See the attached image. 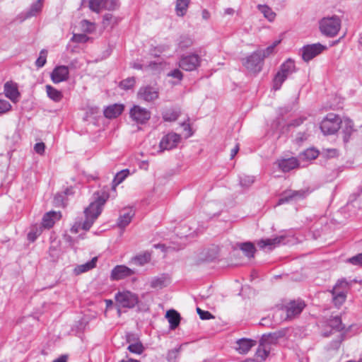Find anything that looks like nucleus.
I'll list each match as a JSON object with an SVG mask.
<instances>
[{"mask_svg":"<svg viewBox=\"0 0 362 362\" xmlns=\"http://www.w3.org/2000/svg\"><path fill=\"white\" fill-rule=\"evenodd\" d=\"M95 201L91 202L85 210L86 220L82 223V228L85 230L90 229L95 220L100 214L102 206L108 199V195L105 192H102L101 194L95 193Z\"/></svg>","mask_w":362,"mask_h":362,"instance_id":"obj_1","label":"nucleus"},{"mask_svg":"<svg viewBox=\"0 0 362 362\" xmlns=\"http://www.w3.org/2000/svg\"><path fill=\"white\" fill-rule=\"evenodd\" d=\"M278 337L276 333L262 336L255 354V362H262L267 358L272 350V346L276 343Z\"/></svg>","mask_w":362,"mask_h":362,"instance_id":"obj_2","label":"nucleus"},{"mask_svg":"<svg viewBox=\"0 0 362 362\" xmlns=\"http://www.w3.org/2000/svg\"><path fill=\"white\" fill-rule=\"evenodd\" d=\"M296 71L294 61L291 59L286 60L276 74L274 79V88L279 90L284 81L293 73Z\"/></svg>","mask_w":362,"mask_h":362,"instance_id":"obj_3","label":"nucleus"},{"mask_svg":"<svg viewBox=\"0 0 362 362\" xmlns=\"http://www.w3.org/2000/svg\"><path fill=\"white\" fill-rule=\"evenodd\" d=\"M95 29V24H75L72 28L74 42L84 43L89 40L87 34H91Z\"/></svg>","mask_w":362,"mask_h":362,"instance_id":"obj_4","label":"nucleus"},{"mask_svg":"<svg viewBox=\"0 0 362 362\" xmlns=\"http://www.w3.org/2000/svg\"><path fill=\"white\" fill-rule=\"evenodd\" d=\"M342 120L334 113L328 114L320 124V129L324 134H333L336 133Z\"/></svg>","mask_w":362,"mask_h":362,"instance_id":"obj_5","label":"nucleus"},{"mask_svg":"<svg viewBox=\"0 0 362 362\" xmlns=\"http://www.w3.org/2000/svg\"><path fill=\"white\" fill-rule=\"evenodd\" d=\"M115 300L120 307L132 308L139 303V298L129 291H124L115 295Z\"/></svg>","mask_w":362,"mask_h":362,"instance_id":"obj_6","label":"nucleus"},{"mask_svg":"<svg viewBox=\"0 0 362 362\" xmlns=\"http://www.w3.org/2000/svg\"><path fill=\"white\" fill-rule=\"evenodd\" d=\"M348 288L347 283L344 280L339 281L334 286L331 293L332 300L337 307L341 306L345 301L346 291Z\"/></svg>","mask_w":362,"mask_h":362,"instance_id":"obj_7","label":"nucleus"},{"mask_svg":"<svg viewBox=\"0 0 362 362\" xmlns=\"http://www.w3.org/2000/svg\"><path fill=\"white\" fill-rule=\"evenodd\" d=\"M326 49L327 47L320 43L305 45L302 48L303 59L305 62H309Z\"/></svg>","mask_w":362,"mask_h":362,"instance_id":"obj_8","label":"nucleus"},{"mask_svg":"<svg viewBox=\"0 0 362 362\" xmlns=\"http://www.w3.org/2000/svg\"><path fill=\"white\" fill-rule=\"evenodd\" d=\"M159 97L158 88L152 86H144L141 87L137 93L138 99L151 103L158 99Z\"/></svg>","mask_w":362,"mask_h":362,"instance_id":"obj_9","label":"nucleus"},{"mask_svg":"<svg viewBox=\"0 0 362 362\" xmlns=\"http://www.w3.org/2000/svg\"><path fill=\"white\" fill-rule=\"evenodd\" d=\"M305 306V303L301 300H291L284 306L282 311L286 314V319H292L300 315Z\"/></svg>","mask_w":362,"mask_h":362,"instance_id":"obj_10","label":"nucleus"},{"mask_svg":"<svg viewBox=\"0 0 362 362\" xmlns=\"http://www.w3.org/2000/svg\"><path fill=\"white\" fill-rule=\"evenodd\" d=\"M308 191L305 189L300 190H286L282 194V197L279 199L276 206L281 205L283 204L289 202H296L305 198L308 194Z\"/></svg>","mask_w":362,"mask_h":362,"instance_id":"obj_11","label":"nucleus"},{"mask_svg":"<svg viewBox=\"0 0 362 362\" xmlns=\"http://www.w3.org/2000/svg\"><path fill=\"white\" fill-rule=\"evenodd\" d=\"M262 52L257 51L246 58L243 64L250 71L257 73L261 70Z\"/></svg>","mask_w":362,"mask_h":362,"instance_id":"obj_12","label":"nucleus"},{"mask_svg":"<svg viewBox=\"0 0 362 362\" xmlns=\"http://www.w3.org/2000/svg\"><path fill=\"white\" fill-rule=\"evenodd\" d=\"M129 115L132 120L140 124L146 123L151 117L150 111L139 105H134Z\"/></svg>","mask_w":362,"mask_h":362,"instance_id":"obj_13","label":"nucleus"},{"mask_svg":"<svg viewBox=\"0 0 362 362\" xmlns=\"http://www.w3.org/2000/svg\"><path fill=\"white\" fill-rule=\"evenodd\" d=\"M181 137L176 133H169L164 136L160 141V151L170 150L177 146L180 141Z\"/></svg>","mask_w":362,"mask_h":362,"instance_id":"obj_14","label":"nucleus"},{"mask_svg":"<svg viewBox=\"0 0 362 362\" xmlns=\"http://www.w3.org/2000/svg\"><path fill=\"white\" fill-rule=\"evenodd\" d=\"M200 63V58L197 54H190L182 57L179 62V66L185 71L194 70Z\"/></svg>","mask_w":362,"mask_h":362,"instance_id":"obj_15","label":"nucleus"},{"mask_svg":"<svg viewBox=\"0 0 362 362\" xmlns=\"http://www.w3.org/2000/svg\"><path fill=\"white\" fill-rule=\"evenodd\" d=\"M286 237L285 235H280L274 238L262 239L259 240L257 244L261 249L272 250L281 244H286Z\"/></svg>","mask_w":362,"mask_h":362,"instance_id":"obj_16","label":"nucleus"},{"mask_svg":"<svg viewBox=\"0 0 362 362\" xmlns=\"http://www.w3.org/2000/svg\"><path fill=\"white\" fill-rule=\"evenodd\" d=\"M134 274V272L124 266L117 265L111 272L110 279L113 281H118L129 277Z\"/></svg>","mask_w":362,"mask_h":362,"instance_id":"obj_17","label":"nucleus"},{"mask_svg":"<svg viewBox=\"0 0 362 362\" xmlns=\"http://www.w3.org/2000/svg\"><path fill=\"white\" fill-rule=\"evenodd\" d=\"M69 69L66 66H58L54 69L51 74V78L54 83L66 81L69 77Z\"/></svg>","mask_w":362,"mask_h":362,"instance_id":"obj_18","label":"nucleus"},{"mask_svg":"<svg viewBox=\"0 0 362 362\" xmlns=\"http://www.w3.org/2000/svg\"><path fill=\"white\" fill-rule=\"evenodd\" d=\"M256 345V341L243 338L237 341L235 349L241 354H247L252 347Z\"/></svg>","mask_w":362,"mask_h":362,"instance_id":"obj_19","label":"nucleus"},{"mask_svg":"<svg viewBox=\"0 0 362 362\" xmlns=\"http://www.w3.org/2000/svg\"><path fill=\"white\" fill-rule=\"evenodd\" d=\"M4 93L6 97L11 101L16 103L18 101L20 93L17 85L12 82H6L4 85Z\"/></svg>","mask_w":362,"mask_h":362,"instance_id":"obj_20","label":"nucleus"},{"mask_svg":"<svg viewBox=\"0 0 362 362\" xmlns=\"http://www.w3.org/2000/svg\"><path fill=\"white\" fill-rule=\"evenodd\" d=\"M279 168L283 172H288L299 165L298 160L296 158H289L287 159H281L277 162Z\"/></svg>","mask_w":362,"mask_h":362,"instance_id":"obj_21","label":"nucleus"},{"mask_svg":"<svg viewBox=\"0 0 362 362\" xmlns=\"http://www.w3.org/2000/svg\"><path fill=\"white\" fill-rule=\"evenodd\" d=\"M123 110L124 105L122 104H113L104 110V115L109 119L115 118L120 115Z\"/></svg>","mask_w":362,"mask_h":362,"instance_id":"obj_22","label":"nucleus"},{"mask_svg":"<svg viewBox=\"0 0 362 362\" xmlns=\"http://www.w3.org/2000/svg\"><path fill=\"white\" fill-rule=\"evenodd\" d=\"M42 8V0H37L30 6V8L28 11L21 13V20L25 21L29 17L37 16L41 11Z\"/></svg>","mask_w":362,"mask_h":362,"instance_id":"obj_23","label":"nucleus"},{"mask_svg":"<svg viewBox=\"0 0 362 362\" xmlns=\"http://www.w3.org/2000/svg\"><path fill=\"white\" fill-rule=\"evenodd\" d=\"M134 212L132 209H126L121 211L118 218V226L119 228H125L132 221Z\"/></svg>","mask_w":362,"mask_h":362,"instance_id":"obj_24","label":"nucleus"},{"mask_svg":"<svg viewBox=\"0 0 362 362\" xmlns=\"http://www.w3.org/2000/svg\"><path fill=\"white\" fill-rule=\"evenodd\" d=\"M321 33L329 37L335 36L340 30V24H320Z\"/></svg>","mask_w":362,"mask_h":362,"instance_id":"obj_25","label":"nucleus"},{"mask_svg":"<svg viewBox=\"0 0 362 362\" xmlns=\"http://www.w3.org/2000/svg\"><path fill=\"white\" fill-rule=\"evenodd\" d=\"M60 217L59 213L49 211L43 216L42 224L45 228H49L53 226L56 221L59 220Z\"/></svg>","mask_w":362,"mask_h":362,"instance_id":"obj_26","label":"nucleus"},{"mask_svg":"<svg viewBox=\"0 0 362 362\" xmlns=\"http://www.w3.org/2000/svg\"><path fill=\"white\" fill-rule=\"evenodd\" d=\"M169 283V279L168 276L165 274H162L158 276H155L151 279L150 281L151 286L153 288L161 289Z\"/></svg>","mask_w":362,"mask_h":362,"instance_id":"obj_27","label":"nucleus"},{"mask_svg":"<svg viewBox=\"0 0 362 362\" xmlns=\"http://www.w3.org/2000/svg\"><path fill=\"white\" fill-rule=\"evenodd\" d=\"M97 261H98V258L95 257H93L90 261H89L85 264L78 265L74 269V273L76 275H79L82 273L86 272L93 269L96 266Z\"/></svg>","mask_w":362,"mask_h":362,"instance_id":"obj_28","label":"nucleus"},{"mask_svg":"<svg viewBox=\"0 0 362 362\" xmlns=\"http://www.w3.org/2000/svg\"><path fill=\"white\" fill-rule=\"evenodd\" d=\"M165 317L170 323V329H174L179 325L180 316V314L175 310H170L167 311Z\"/></svg>","mask_w":362,"mask_h":362,"instance_id":"obj_29","label":"nucleus"},{"mask_svg":"<svg viewBox=\"0 0 362 362\" xmlns=\"http://www.w3.org/2000/svg\"><path fill=\"white\" fill-rule=\"evenodd\" d=\"M258 10L263 14L264 18L269 21L272 22L274 21L276 17V13L267 5H257Z\"/></svg>","mask_w":362,"mask_h":362,"instance_id":"obj_30","label":"nucleus"},{"mask_svg":"<svg viewBox=\"0 0 362 362\" xmlns=\"http://www.w3.org/2000/svg\"><path fill=\"white\" fill-rule=\"evenodd\" d=\"M46 91L48 97L54 102H59L62 99L63 95L62 92L50 85L46 86Z\"/></svg>","mask_w":362,"mask_h":362,"instance_id":"obj_31","label":"nucleus"},{"mask_svg":"<svg viewBox=\"0 0 362 362\" xmlns=\"http://www.w3.org/2000/svg\"><path fill=\"white\" fill-rule=\"evenodd\" d=\"M190 0H176L175 11L178 16H183L188 8Z\"/></svg>","mask_w":362,"mask_h":362,"instance_id":"obj_32","label":"nucleus"},{"mask_svg":"<svg viewBox=\"0 0 362 362\" xmlns=\"http://www.w3.org/2000/svg\"><path fill=\"white\" fill-rule=\"evenodd\" d=\"M151 260V255L148 252L136 255L132 259V262L137 266H143Z\"/></svg>","mask_w":362,"mask_h":362,"instance_id":"obj_33","label":"nucleus"},{"mask_svg":"<svg viewBox=\"0 0 362 362\" xmlns=\"http://www.w3.org/2000/svg\"><path fill=\"white\" fill-rule=\"evenodd\" d=\"M129 175V171L127 169L117 173L112 181V189H115L116 186L122 183Z\"/></svg>","mask_w":362,"mask_h":362,"instance_id":"obj_34","label":"nucleus"},{"mask_svg":"<svg viewBox=\"0 0 362 362\" xmlns=\"http://www.w3.org/2000/svg\"><path fill=\"white\" fill-rule=\"evenodd\" d=\"M318 151L314 148H308L300 154V159L303 160H310L316 158Z\"/></svg>","mask_w":362,"mask_h":362,"instance_id":"obj_35","label":"nucleus"},{"mask_svg":"<svg viewBox=\"0 0 362 362\" xmlns=\"http://www.w3.org/2000/svg\"><path fill=\"white\" fill-rule=\"evenodd\" d=\"M240 249L248 257H252L255 252V247L251 243H244L240 245Z\"/></svg>","mask_w":362,"mask_h":362,"instance_id":"obj_36","label":"nucleus"},{"mask_svg":"<svg viewBox=\"0 0 362 362\" xmlns=\"http://www.w3.org/2000/svg\"><path fill=\"white\" fill-rule=\"evenodd\" d=\"M105 0H89L90 8L96 12L99 13L102 8H104Z\"/></svg>","mask_w":362,"mask_h":362,"instance_id":"obj_37","label":"nucleus"},{"mask_svg":"<svg viewBox=\"0 0 362 362\" xmlns=\"http://www.w3.org/2000/svg\"><path fill=\"white\" fill-rule=\"evenodd\" d=\"M177 117L178 113L173 109L167 110L163 113V118L167 122L175 121Z\"/></svg>","mask_w":362,"mask_h":362,"instance_id":"obj_38","label":"nucleus"},{"mask_svg":"<svg viewBox=\"0 0 362 362\" xmlns=\"http://www.w3.org/2000/svg\"><path fill=\"white\" fill-rule=\"evenodd\" d=\"M348 21L347 18H344V15L341 16L337 15H333L332 16L324 17L322 18L319 23H327V21H331V23H341L342 21Z\"/></svg>","mask_w":362,"mask_h":362,"instance_id":"obj_39","label":"nucleus"},{"mask_svg":"<svg viewBox=\"0 0 362 362\" xmlns=\"http://www.w3.org/2000/svg\"><path fill=\"white\" fill-rule=\"evenodd\" d=\"M328 325L330 327L336 330L343 329L341 318L338 316H335L329 319Z\"/></svg>","mask_w":362,"mask_h":362,"instance_id":"obj_40","label":"nucleus"},{"mask_svg":"<svg viewBox=\"0 0 362 362\" xmlns=\"http://www.w3.org/2000/svg\"><path fill=\"white\" fill-rule=\"evenodd\" d=\"M47 50L43 49L40 51V55L35 62V65L38 68L42 67L47 62Z\"/></svg>","mask_w":362,"mask_h":362,"instance_id":"obj_41","label":"nucleus"},{"mask_svg":"<svg viewBox=\"0 0 362 362\" xmlns=\"http://www.w3.org/2000/svg\"><path fill=\"white\" fill-rule=\"evenodd\" d=\"M127 349L132 353L141 354L144 348L141 342H136L129 345Z\"/></svg>","mask_w":362,"mask_h":362,"instance_id":"obj_42","label":"nucleus"},{"mask_svg":"<svg viewBox=\"0 0 362 362\" xmlns=\"http://www.w3.org/2000/svg\"><path fill=\"white\" fill-rule=\"evenodd\" d=\"M255 182V178L253 176L250 175H243L240 177V183L241 186L245 187H248L251 186Z\"/></svg>","mask_w":362,"mask_h":362,"instance_id":"obj_43","label":"nucleus"},{"mask_svg":"<svg viewBox=\"0 0 362 362\" xmlns=\"http://www.w3.org/2000/svg\"><path fill=\"white\" fill-rule=\"evenodd\" d=\"M135 84V79L134 78H128L120 82L119 86L121 88L124 90H129L132 88Z\"/></svg>","mask_w":362,"mask_h":362,"instance_id":"obj_44","label":"nucleus"},{"mask_svg":"<svg viewBox=\"0 0 362 362\" xmlns=\"http://www.w3.org/2000/svg\"><path fill=\"white\" fill-rule=\"evenodd\" d=\"M119 0H105L104 8L108 11H113L119 8Z\"/></svg>","mask_w":362,"mask_h":362,"instance_id":"obj_45","label":"nucleus"},{"mask_svg":"<svg viewBox=\"0 0 362 362\" xmlns=\"http://www.w3.org/2000/svg\"><path fill=\"white\" fill-rule=\"evenodd\" d=\"M181 346L170 350L167 354V360L169 362H175L176 358H177L179 351L180 350Z\"/></svg>","mask_w":362,"mask_h":362,"instance_id":"obj_46","label":"nucleus"},{"mask_svg":"<svg viewBox=\"0 0 362 362\" xmlns=\"http://www.w3.org/2000/svg\"><path fill=\"white\" fill-rule=\"evenodd\" d=\"M11 109V105L6 100L0 99V115L8 112Z\"/></svg>","mask_w":362,"mask_h":362,"instance_id":"obj_47","label":"nucleus"},{"mask_svg":"<svg viewBox=\"0 0 362 362\" xmlns=\"http://www.w3.org/2000/svg\"><path fill=\"white\" fill-rule=\"evenodd\" d=\"M348 262L352 264L353 265L362 267V252L349 258Z\"/></svg>","mask_w":362,"mask_h":362,"instance_id":"obj_48","label":"nucleus"},{"mask_svg":"<svg viewBox=\"0 0 362 362\" xmlns=\"http://www.w3.org/2000/svg\"><path fill=\"white\" fill-rule=\"evenodd\" d=\"M279 43V41H276L274 42L272 45L269 46L268 47H267V49H265L263 51H261L262 52V59L264 57H267L268 56H269L274 51V47Z\"/></svg>","mask_w":362,"mask_h":362,"instance_id":"obj_49","label":"nucleus"},{"mask_svg":"<svg viewBox=\"0 0 362 362\" xmlns=\"http://www.w3.org/2000/svg\"><path fill=\"white\" fill-rule=\"evenodd\" d=\"M345 127V132L350 134L353 129V122L349 119H344L341 123Z\"/></svg>","mask_w":362,"mask_h":362,"instance_id":"obj_50","label":"nucleus"},{"mask_svg":"<svg viewBox=\"0 0 362 362\" xmlns=\"http://www.w3.org/2000/svg\"><path fill=\"white\" fill-rule=\"evenodd\" d=\"M197 313L202 320H208L213 317L212 315L208 311H204L199 308H197Z\"/></svg>","mask_w":362,"mask_h":362,"instance_id":"obj_51","label":"nucleus"},{"mask_svg":"<svg viewBox=\"0 0 362 362\" xmlns=\"http://www.w3.org/2000/svg\"><path fill=\"white\" fill-rule=\"evenodd\" d=\"M192 44V40L189 37H183L179 42V46L181 48H186Z\"/></svg>","mask_w":362,"mask_h":362,"instance_id":"obj_52","label":"nucleus"},{"mask_svg":"<svg viewBox=\"0 0 362 362\" xmlns=\"http://www.w3.org/2000/svg\"><path fill=\"white\" fill-rule=\"evenodd\" d=\"M45 145L42 142L37 143L34 146V150L38 154L42 155L45 152Z\"/></svg>","mask_w":362,"mask_h":362,"instance_id":"obj_53","label":"nucleus"},{"mask_svg":"<svg viewBox=\"0 0 362 362\" xmlns=\"http://www.w3.org/2000/svg\"><path fill=\"white\" fill-rule=\"evenodd\" d=\"M168 76L173 77L180 81L182 78V73L179 69H175L168 73Z\"/></svg>","mask_w":362,"mask_h":362,"instance_id":"obj_54","label":"nucleus"},{"mask_svg":"<svg viewBox=\"0 0 362 362\" xmlns=\"http://www.w3.org/2000/svg\"><path fill=\"white\" fill-rule=\"evenodd\" d=\"M236 14L237 16L239 15V11H235V9L232 8H227L223 11V16H233Z\"/></svg>","mask_w":362,"mask_h":362,"instance_id":"obj_55","label":"nucleus"},{"mask_svg":"<svg viewBox=\"0 0 362 362\" xmlns=\"http://www.w3.org/2000/svg\"><path fill=\"white\" fill-rule=\"evenodd\" d=\"M202 16L203 21H209L210 18L211 14L206 9H204L202 11Z\"/></svg>","mask_w":362,"mask_h":362,"instance_id":"obj_56","label":"nucleus"},{"mask_svg":"<svg viewBox=\"0 0 362 362\" xmlns=\"http://www.w3.org/2000/svg\"><path fill=\"white\" fill-rule=\"evenodd\" d=\"M239 151V145L236 144L235 146L230 151V158L233 159Z\"/></svg>","mask_w":362,"mask_h":362,"instance_id":"obj_57","label":"nucleus"},{"mask_svg":"<svg viewBox=\"0 0 362 362\" xmlns=\"http://www.w3.org/2000/svg\"><path fill=\"white\" fill-rule=\"evenodd\" d=\"M113 19H114V16L110 13H105L103 16V21H113Z\"/></svg>","mask_w":362,"mask_h":362,"instance_id":"obj_58","label":"nucleus"},{"mask_svg":"<svg viewBox=\"0 0 362 362\" xmlns=\"http://www.w3.org/2000/svg\"><path fill=\"white\" fill-rule=\"evenodd\" d=\"M67 361V356L65 355L61 356L58 358L53 361V362H66Z\"/></svg>","mask_w":362,"mask_h":362,"instance_id":"obj_59","label":"nucleus"},{"mask_svg":"<svg viewBox=\"0 0 362 362\" xmlns=\"http://www.w3.org/2000/svg\"><path fill=\"white\" fill-rule=\"evenodd\" d=\"M119 362H139V361L138 360L129 358V359H127V360H122Z\"/></svg>","mask_w":362,"mask_h":362,"instance_id":"obj_60","label":"nucleus"},{"mask_svg":"<svg viewBox=\"0 0 362 362\" xmlns=\"http://www.w3.org/2000/svg\"><path fill=\"white\" fill-rule=\"evenodd\" d=\"M105 303L107 307H110L112 305V300H105Z\"/></svg>","mask_w":362,"mask_h":362,"instance_id":"obj_61","label":"nucleus"},{"mask_svg":"<svg viewBox=\"0 0 362 362\" xmlns=\"http://www.w3.org/2000/svg\"><path fill=\"white\" fill-rule=\"evenodd\" d=\"M28 238H29L30 240H32L33 241L35 240V238H33V235H32V234H31V233H29V234H28Z\"/></svg>","mask_w":362,"mask_h":362,"instance_id":"obj_62","label":"nucleus"},{"mask_svg":"<svg viewBox=\"0 0 362 362\" xmlns=\"http://www.w3.org/2000/svg\"><path fill=\"white\" fill-rule=\"evenodd\" d=\"M28 238H29L30 240H32L33 241L35 240V238H33V235H32V234H31V233H29V234H28Z\"/></svg>","mask_w":362,"mask_h":362,"instance_id":"obj_63","label":"nucleus"},{"mask_svg":"<svg viewBox=\"0 0 362 362\" xmlns=\"http://www.w3.org/2000/svg\"><path fill=\"white\" fill-rule=\"evenodd\" d=\"M81 23H90V22L89 21H88V20L84 19V20H83V21H81Z\"/></svg>","mask_w":362,"mask_h":362,"instance_id":"obj_64","label":"nucleus"}]
</instances>
